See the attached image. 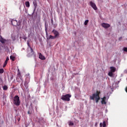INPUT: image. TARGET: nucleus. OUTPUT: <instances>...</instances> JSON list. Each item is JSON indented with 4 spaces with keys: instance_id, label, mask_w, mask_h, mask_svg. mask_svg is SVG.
Listing matches in <instances>:
<instances>
[{
    "instance_id": "obj_1",
    "label": "nucleus",
    "mask_w": 127,
    "mask_h": 127,
    "mask_svg": "<svg viewBox=\"0 0 127 127\" xmlns=\"http://www.w3.org/2000/svg\"><path fill=\"white\" fill-rule=\"evenodd\" d=\"M101 94V91H96V93H94L92 94V96H90V100H95V102L96 103H99V101H100V94Z\"/></svg>"
},
{
    "instance_id": "obj_2",
    "label": "nucleus",
    "mask_w": 127,
    "mask_h": 127,
    "mask_svg": "<svg viewBox=\"0 0 127 127\" xmlns=\"http://www.w3.org/2000/svg\"><path fill=\"white\" fill-rule=\"evenodd\" d=\"M71 95L69 94L64 95H62L61 97V100H63V101L69 102L70 101V98H71Z\"/></svg>"
},
{
    "instance_id": "obj_3",
    "label": "nucleus",
    "mask_w": 127,
    "mask_h": 127,
    "mask_svg": "<svg viewBox=\"0 0 127 127\" xmlns=\"http://www.w3.org/2000/svg\"><path fill=\"white\" fill-rule=\"evenodd\" d=\"M27 45L28 46V49L29 48L31 50L30 53H29V52H28V51L27 52H28L27 57H31V56H33V55H34V54L35 53L34 52V51H33V49H32V48H31V47L30 46V45L29 44V43L28 42H27Z\"/></svg>"
},
{
    "instance_id": "obj_4",
    "label": "nucleus",
    "mask_w": 127,
    "mask_h": 127,
    "mask_svg": "<svg viewBox=\"0 0 127 127\" xmlns=\"http://www.w3.org/2000/svg\"><path fill=\"white\" fill-rule=\"evenodd\" d=\"M13 102L15 106H19V105H20V100H19V97L18 95L15 96L13 99Z\"/></svg>"
},
{
    "instance_id": "obj_5",
    "label": "nucleus",
    "mask_w": 127,
    "mask_h": 127,
    "mask_svg": "<svg viewBox=\"0 0 127 127\" xmlns=\"http://www.w3.org/2000/svg\"><path fill=\"white\" fill-rule=\"evenodd\" d=\"M90 5L93 8V9H94V10H97V9H98V7H97L96 4L92 1L90 2Z\"/></svg>"
},
{
    "instance_id": "obj_6",
    "label": "nucleus",
    "mask_w": 127,
    "mask_h": 127,
    "mask_svg": "<svg viewBox=\"0 0 127 127\" xmlns=\"http://www.w3.org/2000/svg\"><path fill=\"white\" fill-rule=\"evenodd\" d=\"M52 33H53L54 34V36L56 38H57V37H59V32L58 31H57L56 30L54 29L52 31Z\"/></svg>"
},
{
    "instance_id": "obj_7",
    "label": "nucleus",
    "mask_w": 127,
    "mask_h": 127,
    "mask_svg": "<svg viewBox=\"0 0 127 127\" xmlns=\"http://www.w3.org/2000/svg\"><path fill=\"white\" fill-rule=\"evenodd\" d=\"M101 26H102V27H104V28H106V29L109 28V27H111V25L106 23H102L101 24Z\"/></svg>"
},
{
    "instance_id": "obj_8",
    "label": "nucleus",
    "mask_w": 127,
    "mask_h": 127,
    "mask_svg": "<svg viewBox=\"0 0 127 127\" xmlns=\"http://www.w3.org/2000/svg\"><path fill=\"white\" fill-rule=\"evenodd\" d=\"M11 23L13 26H16V25L17 24V21L12 19H11Z\"/></svg>"
},
{
    "instance_id": "obj_9",
    "label": "nucleus",
    "mask_w": 127,
    "mask_h": 127,
    "mask_svg": "<svg viewBox=\"0 0 127 127\" xmlns=\"http://www.w3.org/2000/svg\"><path fill=\"white\" fill-rule=\"evenodd\" d=\"M106 96H104L103 98H101V104H102V105H106V104H107V102H106Z\"/></svg>"
},
{
    "instance_id": "obj_10",
    "label": "nucleus",
    "mask_w": 127,
    "mask_h": 127,
    "mask_svg": "<svg viewBox=\"0 0 127 127\" xmlns=\"http://www.w3.org/2000/svg\"><path fill=\"white\" fill-rule=\"evenodd\" d=\"M8 60H9V58H8V57H7L3 65V68H4V67H5V66H6V65L7 64V61H8Z\"/></svg>"
},
{
    "instance_id": "obj_11",
    "label": "nucleus",
    "mask_w": 127,
    "mask_h": 127,
    "mask_svg": "<svg viewBox=\"0 0 127 127\" xmlns=\"http://www.w3.org/2000/svg\"><path fill=\"white\" fill-rule=\"evenodd\" d=\"M39 59L41 60H45V57L44 56L42 55L41 53L39 54Z\"/></svg>"
},
{
    "instance_id": "obj_12",
    "label": "nucleus",
    "mask_w": 127,
    "mask_h": 127,
    "mask_svg": "<svg viewBox=\"0 0 127 127\" xmlns=\"http://www.w3.org/2000/svg\"><path fill=\"white\" fill-rule=\"evenodd\" d=\"M110 69H111V72H112L113 73L115 72V71H116V67H114V66H111L110 67Z\"/></svg>"
},
{
    "instance_id": "obj_13",
    "label": "nucleus",
    "mask_w": 127,
    "mask_h": 127,
    "mask_svg": "<svg viewBox=\"0 0 127 127\" xmlns=\"http://www.w3.org/2000/svg\"><path fill=\"white\" fill-rule=\"evenodd\" d=\"M24 86L25 87L26 89H28V82L25 81L24 82Z\"/></svg>"
},
{
    "instance_id": "obj_14",
    "label": "nucleus",
    "mask_w": 127,
    "mask_h": 127,
    "mask_svg": "<svg viewBox=\"0 0 127 127\" xmlns=\"http://www.w3.org/2000/svg\"><path fill=\"white\" fill-rule=\"evenodd\" d=\"M25 4L26 6V7H29L30 6V3H29V1H27L25 2Z\"/></svg>"
},
{
    "instance_id": "obj_15",
    "label": "nucleus",
    "mask_w": 127,
    "mask_h": 127,
    "mask_svg": "<svg viewBox=\"0 0 127 127\" xmlns=\"http://www.w3.org/2000/svg\"><path fill=\"white\" fill-rule=\"evenodd\" d=\"M6 40H4V39L2 38V37H1V38L0 39V42L2 43V44L4 43Z\"/></svg>"
},
{
    "instance_id": "obj_16",
    "label": "nucleus",
    "mask_w": 127,
    "mask_h": 127,
    "mask_svg": "<svg viewBox=\"0 0 127 127\" xmlns=\"http://www.w3.org/2000/svg\"><path fill=\"white\" fill-rule=\"evenodd\" d=\"M20 25H21V21L19 20L18 22L17 21L16 26H20Z\"/></svg>"
},
{
    "instance_id": "obj_17",
    "label": "nucleus",
    "mask_w": 127,
    "mask_h": 127,
    "mask_svg": "<svg viewBox=\"0 0 127 127\" xmlns=\"http://www.w3.org/2000/svg\"><path fill=\"white\" fill-rule=\"evenodd\" d=\"M10 60H12V61H14V60H15V57H13L12 56H10Z\"/></svg>"
},
{
    "instance_id": "obj_18",
    "label": "nucleus",
    "mask_w": 127,
    "mask_h": 127,
    "mask_svg": "<svg viewBox=\"0 0 127 127\" xmlns=\"http://www.w3.org/2000/svg\"><path fill=\"white\" fill-rule=\"evenodd\" d=\"M33 4H34V9H36V7H37V3H36V2L34 1L33 2Z\"/></svg>"
},
{
    "instance_id": "obj_19",
    "label": "nucleus",
    "mask_w": 127,
    "mask_h": 127,
    "mask_svg": "<svg viewBox=\"0 0 127 127\" xmlns=\"http://www.w3.org/2000/svg\"><path fill=\"white\" fill-rule=\"evenodd\" d=\"M56 38L55 36L50 35L49 39H55Z\"/></svg>"
},
{
    "instance_id": "obj_20",
    "label": "nucleus",
    "mask_w": 127,
    "mask_h": 127,
    "mask_svg": "<svg viewBox=\"0 0 127 127\" xmlns=\"http://www.w3.org/2000/svg\"><path fill=\"white\" fill-rule=\"evenodd\" d=\"M7 89H8L7 86H6V85H4V86H3V90L4 91H6V90H7Z\"/></svg>"
},
{
    "instance_id": "obj_21",
    "label": "nucleus",
    "mask_w": 127,
    "mask_h": 127,
    "mask_svg": "<svg viewBox=\"0 0 127 127\" xmlns=\"http://www.w3.org/2000/svg\"><path fill=\"white\" fill-rule=\"evenodd\" d=\"M108 75H109V76H110V77H113V72H112V71L109 72L108 73Z\"/></svg>"
},
{
    "instance_id": "obj_22",
    "label": "nucleus",
    "mask_w": 127,
    "mask_h": 127,
    "mask_svg": "<svg viewBox=\"0 0 127 127\" xmlns=\"http://www.w3.org/2000/svg\"><path fill=\"white\" fill-rule=\"evenodd\" d=\"M4 72L3 68H0V74H2Z\"/></svg>"
},
{
    "instance_id": "obj_23",
    "label": "nucleus",
    "mask_w": 127,
    "mask_h": 127,
    "mask_svg": "<svg viewBox=\"0 0 127 127\" xmlns=\"http://www.w3.org/2000/svg\"><path fill=\"white\" fill-rule=\"evenodd\" d=\"M89 22V20H86L84 22V25H87L88 24V23Z\"/></svg>"
},
{
    "instance_id": "obj_24",
    "label": "nucleus",
    "mask_w": 127,
    "mask_h": 127,
    "mask_svg": "<svg viewBox=\"0 0 127 127\" xmlns=\"http://www.w3.org/2000/svg\"><path fill=\"white\" fill-rule=\"evenodd\" d=\"M106 121H104L103 123V127H106Z\"/></svg>"
},
{
    "instance_id": "obj_25",
    "label": "nucleus",
    "mask_w": 127,
    "mask_h": 127,
    "mask_svg": "<svg viewBox=\"0 0 127 127\" xmlns=\"http://www.w3.org/2000/svg\"><path fill=\"white\" fill-rule=\"evenodd\" d=\"M69 126H74V123H73V122H70L69 123Z\"/></svg>"
},
{
    "instance_id": "obj_26",
    "label": "nucleus",
    "mask_w": 127,
    "mask_h": 127,
    "mask_svg": "<svg viewBox=\"0 0 127 127\" xmlns=\"http://www.w3.org/2000/svg\"><path fill=\"white\" fill-rule=\"evenodd\" d=\"M123 50L124 51H125V52H127V48L124 47L123 48Z\"/></svg>"
},
{
    "instance_id": "obj_27",
    "label": "nucleus",
    "mask_w": 127,
    "mask_h": 127,
    "mask_svg": "<svg viewBox=\"0 0 127 127\" xmlns=\"http://www.w3.org/2000/svg\"><path fill=\"white\" fill-rule=\"evenodd\" d=\"M28 115H31V113L30 112V111H28Z\"/></svg>"
},
{
    "instance_id": "obj_28",
    "label": "nucleus",
    "mask_w": 127,
    "mask_h": 127,
    "mask_svg": "<svg viewBox=\"0 0 127 127\" xmlns=\"http://www.w3.org/2000/svg\"><path fill=\"white\" fill-rule=\"evenodd\" d=\"M5 98H6V96H5V95L4 94L3 95V99H5Z\"/></svg>"
},
{
    "instance_id": "obj_29",
    "label": "nucleus",
    "mask_w": 127,
    "mask_h": 127,
    "mask_svg": "<svg viewBox=\"0 0 127 127\" xmlns=\"http://www.w3.org/2000/svg\"><path fill=\"white\" fill-rule=\"evenodd\" d=\"M100 127H103V124H102V123H101L100 124Z\"/></svg>"
},
{
    "instance_id": "obj_30",
    "label": "nucleus",
    "mask_w": 127,
    "mask_h": 127,
    "mask_svg": "<svg viewBox=\"0 0 127 127\" xmlns=\"http://www.w3.org/2000/svg\"><path fill=\"white\" fill-rule=\"evenodd\" d=\"M95 127H98V123H96L95 125Z\"/></svg>"
},
{
    "instance_id": "obj_31",
    "label": "nucleus",
    "mask_w": 127,
    "mask_h": 127,
    "mask_svg": "<svg viewBox=\"0 0 127 127\" xmlns=\"http://www.w3.org/2000/svg\"><path fill=\"white\" fill-rule=\"evenodd\" d=\"M51 23L52 24H53V19H51Z\"/></svg>"
},
{
    "instance_id": "obj_32",
    "label": "nucleus",
    "mask_w": 127,
    "mask_h": 127,
    "mask_svg": "<svg viewBox=\"0 0 127 127\" xmlns=\"http://www.w3.org/2000/svg\"><path fill=\"white\" fill-rule=\"evenodd\" d=\"M20 79H21V80L22 83H23V79L22 78H20Z\"/></svg>"
},
{
    "instance_id": "obj_33",
    "label": "nucleus",
    "mask_w": 127,
    "mask_h": 127,
    "mask_svg": "<svg viewBox=\"0 0 127 127\" xmlns=\"http://www.w3.org/2000/svg\"><path fill=\"white\" fill-rule=\"evenodd\" d=\"M0 82H2V78H0Z\"/></svg>"
},
{
    "instance_id": "obj_34",
    "label": "nucleus",
    "mask_w": 127,
    "mask_h": 127,
    "mask_svg": "<svg viewBox=\"0 0 127 127\" xmlns=\"http://www.w3.org/2000/svg\"><path fill=\"white\" fill-rule=\"evenodd\" d=\"M24 39H25V40L26 39V38H24Z\"/></svg>"
}]
</instances>
